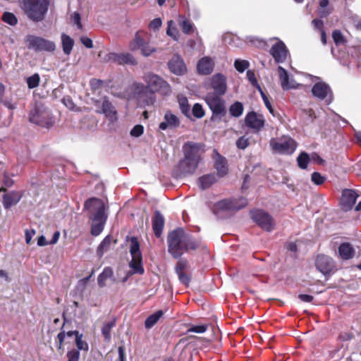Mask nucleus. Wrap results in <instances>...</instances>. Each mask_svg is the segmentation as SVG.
<instances>
[{
    "instance_id": "35",
    "label": "nucleus",
    "mask_w": 361,
    "mask_h": 361,
    "mask_svg": "<svg viewBox=\"0 0 361 361\" xmlns=\"http://www.w3.org/2000/svg\"><path fill=\"white\" fill-rule=\"evenodd\" d=\"M116 319L114 318L111 321L104 324L102 328V334L104 338V340L109 341L111 340V331L113 327L116 326Z\"/></svg>"
},
{
    "instance_id": "26",
    "label": "nucleus",
    "mask_w": 361,
    "mask_h": 361,
    "mask_svg": "<svg viewBox=\"0 0 361 361\" xmlns=\"http://www.w3.org/2000/svg\"><path fill=\"white\" fill-rule=\"evenodd\" d=\"M214 64L209 57L202 58L197 63V68L199 73L203 75H209L213 71Z\"/></svg>"
},
{
    "instance_id": "49",
    "label": "nucleus",
    "mask_w": 361,
    "mask_h": 361,
    "mask_svg": "<svg viewBox=\"0 0 361 361\" xmlns=\"http://www.w3.org/2000/svg\"><path fill=\"white\" fill-rule=\"evenodd\" d=\"M246 76L253 87L260 89V85H259L255 77V74L252 71L248 70L246 73Z\"/></svg>"
},
{
    "instance_id": "23",
    "label": "nucleus",
    "mask_w": 361,
    "mask_h": 361,
    "mask_svg": "<svg viewBox=\"0 0 361 361\" xmlns=\"http://www.w3.org/2000/svg\"><path fill=\"white\" fill-rule=\"evenodd\" d=\"M148 33L140 30L135 33L134 39L130 42L129 48L131 51H135L143 47L147 42Z\"/></svg>"
},
{
    "instance_id": "2",
    "label": "nucleus",
    "mask_w": 361,
    "mask_h": 361,
    "mask_svg": "<svg viewBox=\"0 0 361 361\" xmlns=\"http://www.w3.org/2000/svg\"><path fill=\"white\" fill-rule=\"evenodd\" d=\"M146 85L142 83H135L133 87L134 94L137 99L145 105H153L156 102L155 93L162 95H169L171 92V86L160 76L147 73L144 76Z\"/></svg>"
},
{
    "instance_id": "17",
    "label": "nucleus",
    "mask_w": 361,
    "mask_h": 361,
    "mask_svg": "<svg viewBox=\"0 0 361 361\" xmlns=\"http://www.w3.org/2000/svg\"><path fill=\"white\" fill-rule=\"evenodd\" d=\"M164 118V121L159 125V128L161 130H166L168 128L176 129L180 126L179 118L170 110L165 112Z\"/></svg>"
},
{
    "instance_id": "11",
    "label": "nucleus",
    "mask_w": 361,
    "mask_h": 361,
    "mask_svg": "<svg viewBox=\"0 0 361 361\" xmlns=\"http://www.w3.org/2000/svg\"><path fill=\"white\" fill-rule=\"evenodd\" d=\"M104 60L105 62H114L118 65L136 66L137 64V59L130 53L111 52L105 56Z\"/></svg>"
},
{
    "instance_id": "62",
    "label": "nucleus",
    "mask_w": 361,
    "mask_h": 361,
    "mask_svg": "<svg viewBox=\"0 0 361 361\" xmlns=\"http://www.w3.org/2000/svg\"><path fill=\"white\" fill-rule=\"evenodd\" d=\"M298 298L301 301L305 302H312L314 300V297L312 295H307V294H299Z\"/></svg>"
},
{
    "instance_id": "24",
    "label": "nucleus",
    "mask_w": 361,
    "mask_h": 361,
    "mask_svg": "<svg viewBox=\"0 0 361 361\" xmlns=\"http://www.w3.org/2000/svg\"><path fill=\"white\" fill-rule=\"evenodd\" d=\"M129 267L131 271L128 272V276H132L133 274L142 275L145 273V269L142 264V256L132 257L129 262Z\"/></svg>"
},
{
    "instance_id": "25",
    "label": "nucleus",
    "mask_w": 361,
    "mask_h": 361,
    "mask_svg": "<svg viewBox=\"0 0 361 361\" xmlns=\"http://www.w3.org/2000/svg\"><path fill=\"white\" fill-rule=\"evenodd\" d=\"M338 255L343 260H349L354 257L355 250L350 243H342L338 248Z\"/></svg>"
},
{
    "instance_id": "40",
    "label": "nucleus",
    "mask_w": 361,
    "mask_h": 361,
    "mask_svg": "<svg viewBox=\"0 0 361 361\" xmlns=\"http://www.w3.org/2000/svg\"><path fill=\"white\" fill-rule=\"evenodd\" d=\"M130 253L132 257L142 256L140 249V243L135 237H132L130 239Z\"/></svg>"
},
{
    "instance_id": "10",
    "label": "nucleus",
    "mask_w": 361,
    "mask_h": 361,
    "mask_svg": "<svg viewBox=\"0 0 361 361\" xmlns=\"http://www.w3.org/2000/svg\"><path fill=\"white\" fill-rule=\"evenodd\" d=\"M29 120L31 123L38 126L49 128L54 123V121L47 111H42L38 107H35L30 113Z\"/></svg>"
},
{
    "instance_id": "63",
    "label": "nucleus",
    "mask_w": 361,
    "mask_h": 361,
    "mask_svg": "<svg viewBox=\"0 0 361 361\" xmlns=\"http://www.w3.org/2000/svg\"><path fill=\"white\" fill-rule=\"evenodd\" d=\"M81 42L83 44L85 47L87 48H92L93 47V43L90 38H88L87 37H82L80 38Z\"/></svg>"
},
{
    "instance_id": "8",
    "label": "nucleus",
    "mask_w": 361,
    "mask_h": 361,
    "mask_svg": "<svg viewBox=\"0 0 361 361\" xmlns=\"http://www.w3.org/2000/svg\"><path fill=\"white\" fill-rule=\"evenodd\" d=\"M25 42L27 47L35 52H52L56 49V44L53 41L32 35H28L25 37Z\"/></svg>"
},
{
    "instance_id": "46",
    "label": "nucleus",
    "mask_w": 361,
    "mask_h": 361,
    "mask_svg": "<svg viewBox=\"0 0 361 361\" xmlns=\"http://www.w3.org/2000/svg\"><path fill=\"white\" fill-rule=\"evenodd\" d=\"M326 180V178L319 172H313L311 175V180L316 185H322Z\"/></svg>"
},
{
    "instance_id": "48",
    "label": "nucleus",
    "mask_w": 361,
    "mask_h": 361,
    "mask_svg": "<svg viewBox=\"0 0 361 361\" xmlns=\"http://www.w3.org/2000/svg\"><path fill=\"white\" fill-rule=\"evenodd\" d=\"M80 353L78 350H69L67 351V361H79Z\"/></svg>"
},
{
    "instance_id": "12",
    "label": "nucleus",
    "mask_w": 361,
    "mask_h": 361,
    "mask_svg": "<svg viewBox=\"0 0 361 361\" xmlns=\"http://www.w3.org/2000/svg\"><path fill=\"white\" fill-rule=\"evenodd\" d=\"M312 95L319 100L326 99L328 104L333 100V92L329 85L325 82L315 83L312 88Z\"/></svg>"
},
{
    "instance_id": "52",
    "label": "nucleus",
    "mask_w": 361,
    "mask_h": 361,
    "mask_svg": "<svg viewBox=\"0 0 361 361\" xmlns=\"http://www.w3.org/2000/svg\"><path fill=\"white\" fill-rule=\"evenodd\" d=\"M249 145V140L245 136L239 137L236 141V146L238 149H245Z\"/></svg>"
},
{
    "instance_id": "36",
    "label": "nucleus",
    "mask_w": 361,
    "mask_h": 361,
    "mask_svg": "<svg viewBox=\"0 0 361 361\" xmlns=\"http://www.w3.org/2000/svg\"><path fill=\"white\" fill-rule=\"evenodd\" d=\"M62 47L63 52L69 55L73 49L74 41L68 35L62 34L61 35Z\"/></svg>"
},
{
    "instance_id": "43",
    "label": "nucleus",
    "mask_w": 361,
    "mask_h": 361,
    "mask_svg": "<svg viewBox=\"0 0 361 361\" xmlns=\"http://www.w3.org/2000/svg\"><path fill=\"white\" fill-rule=\"evenodd\" d=\"M39 81H40V78H39V74L35 73L32 76H30L27 78V87L30 89H34L39 85Z\"/></svg>"
},
{
    "instance_id": "5",
    "label": "nucleus",
    "mask_w": 361,
    "mask_h": 361,
    "mask_svg": "<svg viewBox=\"0 0 361 361\" xmlns=\"http://www.w3.org/2000/svg\"><path fill=\"white\" fill-rule=\"evenodd\" d=\"M85 209L90 210L89 219L92 220L91 234L99 235L104 230L107 220L106 206L104 201L97 197H91L87 200L84 204Z\"/></svg>"
},
{
    "instance_id": "45",
    "label": "nucleus",
    "mask_w": 361,
    "mask_h": 361,
    "mask_svg": "<svg viewBox=\"0 0 361 361\" xmlns=\"http://www.w3.org/2000/svg\"><path fill=\"white\" fill-rule=\"evenodd\" d=\"M192 114L195 118H201L204 117L205 111L200 104L196 103L192 106Z\"/></svg>"
},
{
    "instance_id": "19",
    "label": "nucleus",
    "mask_w": 361,
    "mask_h": 361,
    "mask_svg": "<svg viewBox=\"0 0 361 361\" xmlns=\"http://www.w3.org/2000/svg\"><path fill=\"white\" fill-rule=\"evenodd\" d=\"M21 191L12 190L6 192L3 195L2 203L6 209H8L13 206L16 205L23 197Z\"/></svg>"
},
{
    "instance_id": "16",
    "label": "nucleus",
    "mask_w": 361,
    "mask_h": 361,
    "mask_svg": "<svg viewBox=\"0 0 361 361\" xmlns=\"http://www.w3.org/2000/svg\"><path fill=\"white\" fill-rule=\"evenodd\" d=\"M288 53L285 44L281 40L274 44L270 49V54L277 63L285 62Z\"/></svg>"
},
{
    "instance_id": "59",
    "label": "nucleus",
    "mask_w": 361,
    "mask_h": 361,
    "mask_svg": "<svg viewBox=\"0 0 361 361\" xmlns=\"http://www.w3.org/2000/svg\"><path fill=\"white\" fill-rule=\"evenodd\" d=\"M161 25V20L159 18L152 20L149 25V28L157 30Z\"/></svg>"
},
{
    "instance_id": "41",
    "label": "nucleus",
    "mask_w": 361,
    "mask_h": 361,
    "mask_svg": "<svg viewBox=\"0 0 361 361\" xmlns=\"http://www.w3.org/2000/svg\"><path fill=\"white\" fill-rule=\"evenodd\" d=\"M332 38L336 46L345 44L347 40L339 30H334L332 32Z\"/></svg>"
},
{
    "instance_id": "39",
    "label": "nucleus",
    "mask_w": 361,
    "mask_h": 361,
    "mask_svg": "<svg viewBox=\"0 0 361 361\" xmlns=\"http://www.w3.org/2000/svg\"><path fill=\"white\" fill-rule=\"evenodd\" d=\"M310 161V157L309 154L305 152H301L297 157L298 166L301 169H306L307 168Z\"/></svg>"
},
{
    "instance_id": "20",
    "label": "nucleus",
    "mask_w": 361,
    "mask_h": 361,
    "mask_svg": "<svg viewBox=\"0 0 361 361\" xmlns=\"http://www.w3.org/2000/svg\"><path fill=\"white\" fill-rule=\"evenodd\" d=\"M188 262L186 259H180L176 265V273L178 276L179 281L184 285L188 286L190 282V276L188 275L185 270L188 268Z\"/></svg>"
},
{
    "instance_id": "28",
    "label": "nucleus",
    "mask_w": 361,
    "mask_h": 361,
    "mask_svg": "<svg viewBox=\"0 0 361 361\" xmlns=\"http://www.w3.org/2000/svg\"><path fill=\"white\" fill-rule=\"evenodd\" d=\"M217 180V176L215 173H208L200 177L198 183L201 189L205 190L210 188Z\"/></svg>"
},
{
    "instance_id": "18",
    "label": "nucleus",
    "mask_w": 361,
    "mask_h": 361,
    "mask_svg": "<svg viewBox=\"0 0 361 361\" xmlns=\"http://www.w3.org/2000/svg\"><path fill=\"white\" fill-rule=\"evenodd\" d=\"M168 67L171 73L177 75H181L187 71L183 60L177 54L173 55L168 62Z\"/></svg>"
},
{
    "instance_id": "50",
    "label": "nucleus",
    "mask_w": 361,
    "mask_h": 361,
    "mask_svg": "<svg viewBox=\"0 0 361 361\" xmlns=\"http://www.w3.org/2000/svg\"><path fill=\"white\" fill-rule=\"evenodd\" d=\"M140 49L141 50L142 54L145 56H149L156 51L155 48L151 47L148 42H146L145 44Z\"/></svg>"
},
{
    "instance_id": "56",
    "label": "nucleus",
    "mask_w": 361,
    "mask_h": 361,
    "mask_svg": "<svg viewBox=\"0 0 361 361\" xmlns=\"http://www.w3.org/2000/svg\"><path fill=\"white\" fill-rule=\"evenodd\" d=\"M90 83L92 89H99L103 85L104 81L100 79L93 78L90 80Z\"/></svg>"
},
{
    "instance_id": "29",
    "label": "nucleus",
    "mask_w": 361,
    "mask_h": 361,
    "mask_svg": "<svg viewBox=\"0 0 361 361\" xmlns=\"http://www.w3.org/2000/svg\"><path fill=\"white\" fill-rule=\"evenodd\" d=\"M281 85L283 90H288L295 88V86L289 82V76L288 72L281 66L278 68Z\"/></svg>"
},
{
    "instance_id": "14",
    "label": "nucleus",
    "mask_w": 361,
    "mask_h": 361,
    "mask_svg": "<svg viewBox=\"0 0 361 361\" xmlns=\"http://www.w3.org/2000/svg\"><path fill=\"white\" fill-rule=\"evenodd\" d=\"M271 145L275 152L281 154H291L296 147L295 142L292 138L278 142L271 140Z\"/></svg>"
},
{
    "instance_id": "15",
    "label": "nucleus",
    "mask_w": 361,
    "mask_h": 361,
    "mask_svg": "<svg viewBox=\"0 0 361 361\" xmlns=\"http://www.w3.org/2000/svg\"><path fill=\"white\" fill-rule=\"evenodd\" d=\"M357 197L358 195L355 190L351 189L343 190L340 202L341 209L345 212L352 209Z\"/></svg>"
},
{
    "instance_id": "60",
    "label": "nucleus",
    "mask_w": 361,
    "mask_h": 361,
    "mask_svg": "<svg viewBox=\"0 0 361 361\" xmlns=\"http://www.w3.org/2000/svg\"><path fill=\"white\" fill-rule=\"evenodd\" d=\"M3 183L4 186L10 188L14 184V181L5 173L4 174Z\"/></svg>"
},
{
    "instance_id": "58",
    "label": "nucleus",
    "mask_w": 361,
    "mask_h": 361,
    "mask_svg": "<svg viewBox=\"0 0 361 361\" xmlns=\"http://www.w3.org/2000/svg\"><path fill=\"white\" fill-rule=\"evenodd\" d=\"M73 20L75 25H77L79 29L82 28V25L81 23V17L79 13L75 12L72 16Z\"/></svg>"
},
{
    "instance_id": "27",
    "label": "nucleus",
    "mask_w": 361,
    "mask_h": 361,
    "mask_svg": "<svg viewBox=\"0 0 361 361\" xmlns=\"http://www.w3.org/2000/svg\"><path fill=\"white\" fill-rule=\"evenodd\" d=\"M101 113L105 114L106 117L112 121L116 119L117 112L111 102L106 97L103 99Z\"/></svg>"
},
{
    "instance_id": "61",
    "label": "nucleus",
    "mask_w": 361,
    "mask_h": 361,
    "mask_svg": "<svg viewBox=\"0 0 361 361\" xmlns=\"http://www.w3.org/2000/svg\"><path fill=\"white\" fill-rule=\"evenodd\" d=\"M312 23L314 25V27L316 29L319 30L320 32L322 31V30H324V22H323L322 20H321V19H314L312 21Z\"/></svg>"
},
{
    "instance_id": "13",
    "label": "nucleus",
    "mask_w": 361,
    "mask_h": 361,
    "mask_svg": "<svg viewBox=\"0 0 361 361\" xmlns=\"http://www.w3.org/2000/svg\"><path fill=\"white\" fill-rule=\"evenodd\" d=\"M264 116L254 111L248 112L245 117V126L256 132L260 131L264 128Z\"/></svg>"
},
{
    "instance_id": "38",
    "label": "nucleus",
    "mask_w": 361,
    "mask_h": 361,
    "mask_svg": "<svg viewBox=\"0 0 361 361\" xmlns=\"http://www.w3.org/2000/svg\"><path fill=\"white\" fill-rule=\"evenodd\" d=\"M82 334H80L77 338H75V344L76 345V348H72V350H78V352L82 350L87 353L89 350V345L86 341L82 339Z\"/></svg>"
},
{
    "instance_id": "22",
    "label": "nucleus",
    "mask_w": 361,
    "mask_h": 361,
    "mask_svg": "<svg viewBox=\"0 0 361 361\" xmlns=\"http://www.w3.org/2000/svg\"><path fill=\"white\" fill-rule=\"evenodd\" d=\"M164 217L160 212L156 211L152 219V229L157 238L161 237L164 227Z\"/></svg>"
},
{
    "instance_id": "1",
    "label": "nucleus",
    "mask_w": 361,
    "mask_h": 361,
    "mask_svg": "<svg viewBox=\"0 0 361 361\" xmlns=\"http://www.w3.org/2000/svg\"><path fill=\"white\" fill-rule=\"evenodd\" d=\"M208 92L204 101L212 111L211 121L220 122L226 116V102L222 98L227 91L226 78L221 74L213 75L207 86Z\"/></svg>"
},
{
    "instance_id": "9",
    "label": "nucleus",
    "mask_w": 361,
    "mask_h": 361,
    "mask_svg": "<svg viewBox=\"0 0 361 361\" xmlns=\"http://www.w3.org/2000/svg\"><path fill=\"white\" fill-rule=\"evenodd\" d=\"M251 219L262 229L271 232L275 227V222L273 217L267 212L262 209H255L250 212Z\"/></svg>"
},
{
    "instance_id": "53",
    "label": "nucleus",
    "mask_w": 361,
    "mask_h": 361,
    "mask_svg": "<svg viewBox=\"0 0 361 361\" xmlns=\"http://www.w3.org/2000/svg\"><path fill=\"white\" fill-rule=\"evenodd\" d=\"M207 326L205 325H197V326H192L188 329V331L190 332H194L197 334H202L207 331Z\"/></svg>"
},
{
    "instance_id": "47",
    "label": "nucleus",
    "mask_w": 361,
    "mask_h": 361,
    "mask_svg": "<svg viewBox=\"0 0 361 361\" xmlns=\"http://www.w3.org/2000/svg\"><path fill=\"white\" fill-rule=\"evenodd\" d=\"M249 62L246 60L236 59L234 62L235 68L239 73H243L249 67Z\"/></svg>"
},
{
    "instance_id": "7",
    "label": "nucleus",
    "mask_w": 361,
    "mask_h": 361,
    "mask_svg": "<svg viewBox=\"0 0 361 361\" xmlns=\"http://www.w3.org/2000/svg\"><path fill=\"white\" fill-rule=\"evenodd\" d=\"M314 265L316 269L321 272L326 279L338 270L336 261L331 257L324 254L317 255Z\"/></svg>"
},
{
    "instance_id": "51",
    "label": "nucleus",
    "mask_w": 361,
    "mask_h": 361,
    "mask_svg": "<svg viewBox=\"0 0 361 361\" xmlns=\"http://www.w3.org/2000/svg\"><path fill=\"white\" fill-rule=\"evenodd\" d=\"M144 127L142 125L135 126L130 130V135L138 137L143 134Z\"/></svg>"
},
{
    "instance_id": "31",
    "label": "nucleus",
    "mask_w": 361,
    "mask_h": 361,
    "mask_svg": "<svg viewBox=\"0 0 361 361\" xmlns=\"http://www.w3.org/2000/svg\"><path fill=\"white\" fill-rule=\"evenodd\" d=\"M113 269L109 267H105L102 272L98 276L97 283L99 287L102 288L106 286V281L113 276Z\"/></svg>"
},
{
    "instance_id": "54",
    "label": "nucleus",
    "mask_w": 361,
    "mask_h": 361,
    "mask_svg": "<svg viewBox=\"0 0 361 361\" xmlns=\"http://www.w3.org/2000/svg\"><path fill=\"white\" fill-rule=\"evenodd\" d=\"M353 338V334L351 332H342L338 336V340L341 341H348Z\"/></svg>"
},
{
    "instance_id": "6",
    "label": "nucleus",
    "mask_w": 361,
    "mask_h": 361,
    "mask_svg": "<svg viewBox=\"0 0 361 361\" xmlns=\"http://www.w3.org/2000/svg\"><path fill=\"white\" fill-rule=\"evenodd\" d=\"M49 0H24V10L27 17L35 21H42L48 11Z\"/></svg>"
},
{
    "instance_id": "42",
    "label": "nucleus",
    "mask_w": 361,
    "mask_h": 361,
    "mask_svg": "<svg viewBox=\"0 0 361 361\" xmlns=\"http://www.w3.org/2000/svg\"><path fill=\"white\" fill-rule=\"evenodd\" d=\"M1 19L4 22L12 26L16 25L18 23L17 18L11 12H4L2 15Z\"/></svg>"
},
{
    "instance_id": "33",
    "label": "nucleus",
    "mask_w": 361,
    "mask_h": 361,
    "mask_svg": "<svg viewBox=\"0 0 361 361\" xmlns=\"http://www.w3.org/2000/svg\"><path fill=\"white\" fill-rule=\"evenodd\" d=\"M178 102L179 104V107L181 113L185 115L186 117H190V106L188 103V98L185 96H178Z\"/></svg>"
},
{
    "instance_id": "3",
    "label": "nucleus",
    "mask_w": 361,
    "mask_h": 361,
    "mask_svg": "<svg viewBox=\"0 0 361 361\" xmlns=\"http://www.w3.org/2000/svg\"><path fill=\"white\" fill-rule=\"evenodd\" d=\"M168 252L175 259L180 258L184 252L196 250L201 246L200 240L177 228L169 232L167 236Z\"/></svg>"
},
{
    "instance_id": "57",
    "label": "nucleus",
    "mask_w": 361,
    "mask_h": 361,
    "mask_svg": "<svg viewBox=\"0 0 361 361\" xmlns=\"http://www.w3.org/2000/svg\"><path fill=\"white\" fill-rule=\"evenodd\" d=\"M310 160L316 162L317 164L324 165L325 161L317 153H312L311 154Z\"/></svg>"
},
{
    "instance_id": "55",
    "label": "nucleus",
    "mask_w": 361,
    "mask_h": 361,
    "mask_svg": "<svg viewBox=\"0 0 361 361\" xmlns=\"http://www.w3.org/2000/svg\"><path fill=\"white\" fill-rule=\"evenodd\" d=\"M35 233H36V231L34 229L25 230V242L27 245L31 244L32 238L35 235Z\"/></svg>"
},
{
    "instance_id": "64",
    "label": "nucleus",
    "mask_w": 361,
    "mask_h": 361,
    "mask_svg": "<svg viewBox=\"0 0 361 361\" xmlns=\"http://www.w3.org/2000/svg\"><path fill=\"white\" fill-rule=\"evenodd\" d=\"M303 113L308 116L311 122H312L314 120V118H316L315 113L314 110L312 109H305L303 111Z\"/></svg>"
},
{
    "instance_id": "21",
    "label": "nucleus",
    "mask_w": 361,
    "mask_h": 361,
    "mask_svg": "<svg viewBox=\"0 0 361 361\" xmlns=\"http://www.w3.org/2000/svg\"><path fill=\"white\" fill-rule=\"evenodd\" d=\"M214 168L216 170V176L219 178L224 177L228 173V164L226 159L216 152Z\"/></svg>"
},
{
    "instance_id": "44",
    "label": "nucleus",
    "mask_w": 361,
    "mask_h": 361,
    "mask_svg": "<svg viewBox=\"0 0 361 361\" xmlns=\"http://www.w3.org/2000/svg\"><path fill=\"white\" fill-rule=\"evenodd\" d=\"M180 27L183 32L186 35H190L194 31V25L187 19L182 21Z\"/></svg>"
},
{
    "instance_id": "4",
    "label": "nucleus",
    "mask_w": 361,
    "mask_h": 361,
    "mask_svg": "<svg viewBox=\"0 0 361 361\" xmlns=\"http://www.w3.org/2000/svg\"><path fill=\"white\" fill-rule=\"evenodd\" d=\"M201 145L193 142H187L183 146L184 157L174 167L173 173L176 178H181L192 174L201 161Z\"/></svg>"
},
{
    "instance_id": "30",
    "label": "nucleus",
    "mask_w": 361,
    "mask_h": 361,
    "mask_svg": "<svg viewBox=\"0 0 361 361\" xmlns=\"http://www.w3.org/2000/svg\"><path fill=\"white\" fill-rule=\"evenodd\" d=\"M236 207L233 202L229 200H223L216 202L214 205V210L220 211H232L236 209Z\"/></svg>"
},
{
    "instance_id": "37",
    "label": "nucleus",
    "mask_w": 361,
    "mask_h": 361,
    "mask_svg": "<svg viewBox=\"0 0 361 361\" xmlns=\"http://www.w3.org/2000/svg\"><path fill=\"white\" fill-rule=\"evenodd\" d=\"M244 107L240 102H235L229 107V113L231 116L235 118L240 117L243 113Z\"/></svg>"
},
{
    "instance_id": "32",
    "label": "nucleus",
    "mask_w": 361,
    "mask_h": 361,
    "mask_svg": "<svg viewBox=\"0 0 361 361\" xmlns=\"http://www.w3.org/2000/svg\"><path fill=\"white\" fill-rule=\"evenodd\" d=\"M112 242V237L110 235H106L99 245L97 253L99 257H102L104 252L109 250L111 243Z\"/></svg>"
},
{
    "instance_id": "34",
    "label": "nucleus",
    "mask_w": 361,
    "mask_h": 361,
    "mask_svg": "<svg viewBox=\"0 0 361 361\" xmlns=\"http://www.w3.org/2000/svg\"><path fill=\"white\" fill-rule=\"evenodd\" d=\"M164 312L162 310H158L149 315L145 322V326L146 329H151L159 319L163 316Z\"/></svg>"
}]
</instances>
